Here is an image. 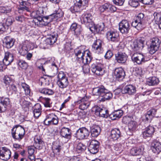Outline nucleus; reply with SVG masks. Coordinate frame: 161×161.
<instances>
[{
    "instance_id": "47",
    "label": "nucleus",
    "mask_w": 161,
    "mask_h": 161,
    "mask_svg": "<svg viewBox=\"0 0 161 161\" xmlns=\"http://www.w3.org/2000/svg\"><path fill=\"white\" fill-rule=\"evenodd\" d=\"M39 92L42 94L48 95H52L54 93L53 90L46 88L40 89Z\"/></svg>"
},
{
    "instance_id": "10",
    "label": "nucleus",
    "mask_w": 161,
    "mask_h": 161,
    "mask_svg": "<svg viewBox=\"0 0 161 161\" xmlns=\"http://www.w3.org/2000/svg\"><path fill=\"white\" fill-rule=\"evenodd\" d=\"M44 123L46 125H56L58 124V120L57 117L53 113L47 114L46 116Z\"/></svg>"
},
{
    "instance_id": "30",
    "label": "nucleus",
    "mask_w": 161,
    "mask_h": 161,
    "mask_svg": "<svg viewBox=\"0 0 161 161\" xmlns=\"http://www.w3.org/2000/svg\"><path fill=\"white\" fill-rule=\"evenodd\" d=\"M120 136V132L118 129H113L111 130L109 135V137L111 139L113 140H116Z\"/></svg>"
},
{
    "instance_id": "6",
    "label": "nucleus",
    "mask_w": 161,
    "mask_h": 161,
    "mask_svg": "<svg viewBox=\"0 0 161 161\" xmlns=\"http://www.w3.org/2000/svg\"><path fill=\"white\" fill-rule=\"evenodd\" d=\"M57 78V83L58 87L61 89L66 88L69 85V81L68 78L64 73L63 71L59 72Z\"/></svg>"
},
{
    "instance_id": "15",
    "label": "nucleus",
    "mask_w": 161,
    "mask_h": 161,
    "mask_svg": "<svg viewBox=\"0 0 161 161\" xmlns=\"http://www.w3.org/2000/svg\"><path fill=\"white\" fill-rule=\"evenodd\" d=\"M93 17L91 14L85 13L83 14L80 17V20L82 23H84L86 25H89L92 24Z\"/></svg>"
},
{
    "instance_id": "21",
    "label": "nucleus",
    "mask_w": 161,
    "mask_h": 161,
    "mask_svg": "<svg viewBox=\"0 0 161 161\" xmlns=\"http://www.w3.org/2000/svg\"><path fill=\"white\" fill-rule=\"evenodd\" d=\"M9 99L7 97L0 98V113L4 112L7 109V106L9 104Z\"/></svg>"
},
{
    "instance_id": "51",
    "label": "nucleus",
    "mask_w": 161,
    "mask_h": 161,
    "mask_svg": "<svg viewBox=\"0 0 161 161\" xmlns=\"http://www.w3.org/2000/svg\"><path fill=\"white\" fill-rule=\"evenodd\" d=\"M86 149V146L80 142L78 144L76 148V151L78 153L84 151Z\"/></svg>"
},
{
    "instance_id": "54",
    "label": "nucleus",
    "mask_w": 161,
    "mask_h": 161,
    "mask_svg": "<svg viewBox=\"0 0 161 161\" xmlns=\"http://www.w3.org/2000/svg\"><path fill=\"white\" fill-rule=\"evenodd\" d=\"M21 86L23 88L26 95H30V89L29 86L25 83H22Z\"/></svg>"
},
{
    "instance_id": "27",
    "label": "nucleus",
    "mask_w": 161,
    "mask_h": 161,
    "mask_svg": "<svg viewBox=\"0 0 161 161\" xmlns=\"http://www.w3.org/2000/svg\"><path fill=\"white\" fill-rule=\"evenodd\" d=\"M155 131L154 127L149 125L146 128L145 130L142 133L143 137L146 139L147 137L152 136Z\"/></svg>"
},
{
    "instance_id": "20",
    "label": "nucleus",
    "mask_w": 161,
    "mask_h": 161,
    "mask_svg": "<svg viewBox=\"0 0 161 161\" xmlns=\"http://www.w3.org/2000/svg\"><path fill=\"white\" fill-rule=\"evenodd\" d=\"M136 87L131 85H129L126 86L123 88L121 90L123 94H127L130 95L134 94L136 92Z\"/></svg>"
},
{
    "instance_id": "61",
    "label": "nucleus",
    "mask_w": 161,
    "mask_h": 161,
    "mask_svg": "<svg viewBox=\"0 0 161 161\" xmlns=\"http://www.w3.org/2000/svg\"><path fill=\"white\" fill-rule=\"evenodd\" d=\"M9 90L11 91L12 92H14L16 94L18 92L17 88L16 86L13 83L11 84L10 86H8Z\"/></svg>"
},
{
    "instance_id": "62",
    "label": "nucleus",
    "mask_w": 161,
    "mask_h": 161,
    "mask_svg": "<svg viewBox=\"0 0 161 161\" xmlns=\"http://www.w3.org/2000/svg\"><path fill=\"white\" fill-rule=\"evenodd\" d=\"M11 12V10L8 7H3L0 8V12L3 13L7 14Z\"/></svg>"
},
{
    "instance_id": "39",
    "label": "nucleus",
    "mask_w": 161,
    "mask_h": 161,
    "mask_svg": "<svg viewBox=\"0 0 161 161\" xmlns=\"http://www.w3.org/2000/svg\"><path fill=\"white\" fill-rule=\"evenodd\" d=\"M29 50V48L26 46V45L24 44L20 46L19 52L21 55L24 56L28 53Z\"/></svg>"
},
{
    "instance_id": "40",
    "label": "nucleus",
    "mask_w": 161,
    "mask_h": 161,
    "mask_svg": "<svg viewBox=\"0 0 161 161\" xmlns=\"http://www.w3.org/2000/svg\"><path fill=\"white\" fill-rule=\"evenodd\" d=\"M14 21V19L13 17L8 16L6 19H4L3 22L5 24L6 28L8 29L9 26L12 25Z\"/></svg>"
},
{
    "instance_id": "12",
    "label": "nucleus",
    "mask_w": 161,
    "mask_h": 161,
    "mask_svg": "<svg viewBox=\"0 0 161 161\" xmlns=\"http://www.w3.org/2000/svg\"><path fill=\"white\" fill-rule=\"evenodd\" d=\"M11 152L5 147H3L0 149V158L4 161H7L10 158Z\"/></svg>"
},
{
    "instance_id": "46",
    "label": "nucleus",
    "mask_w": 161,
    "mask_h": 161,
    "mask_svg": "<svg viewBox=\"0 0 161 161\" xmlns=\"http://www.w3.org/2000/svg\"><path fill=\"white\" fill-rule=\"evenodd\" d=\"M142 148H141L134 147L130 151V153L133 156L139 155L142 153Z\"/></svg>"
},
{
    "instance_id": "29",
    "label": "nucleus",
    "mask_w": 161,
    "mask_h": 161,
    "mask_svg": "<svg viewBox=\"0 0 161 161\" xmlns=\"http://www.w3.org/2000/svg\"><path fill=\"white\" fill-rule=\"evenodd\" d=\"M60 134L63 137L67 139H69L71 137V131L68 128L63 127L61 129Z\"/></svg>"
},
{
    "instance_id": "2",
    "label": "nucleus",
    "mask_w": 161,
    "mask_h": 161,
    "mask_svg": "<svg viewBox=\"0 0 161 161\" xmlns=\"http://www.w3.org/2000/svg\"><path fill=\"white\" fill-rule=\"evenodd\" d=\"M92 93L94 95L99 96L97 100L100 102H103L109 100L113 96L112 94L103 86L94 88Z\"/></svg>"
},
{
    "instance_id": "18",
    "label": "nucleus",
    "mask_w": 161,
    "mask_h": 161,
    "mask_svg": "<svg viewBox=\"0 0 161 161\" xmlns=\"http://www.w3.org/2000/svg\"><path fill=\"white\" fill-rule=\"evenodd\" d=\"M119 34L116 31H110L107 32L106 36L108 40L110 41L116 42L119 40Z\"/></svg>"
},
{
    "instance_id": "64",
    "label": "nucleus",
    "mask_w": 161,
    "mask_h": 161,
    "mask_svg": "<svg viewBox=\"0 0 161 161\" xmlns=\"http://www.w3.org/2000/svg\"><path fill=\"white\" fill-rule=\"evenodd\" d=\"M64 50L66 52H69L71 49L72 47L70 42H67L64 45Z\"/></svg>"
},
{
    "instance_id": "17",
    "label": "nucleus",
    "mask_w": 161,
    "mask_h": 161,
    "mask_svg": "<svg viewBox=\"0 0 161 161\" xmlns=\"http://www.w3.org/2000/svg\"><path fill=\"white\" fill-rule=\"evenodd\" d=\"M99 146V143L98 141L93 140L90 142L88 149L91 153L95 154L98 152Z\"/></svg>"
},
{
    "instance_id": "53",
    "label": "nucleus",
    "mask_w": 161,
    "mask_h": 161,
    "mask_svg": "<svg viewBox=\"0 0 161 161\" xmlns=\"http://www.w3.org/2000/svg\"><path fill=\"white\" fill-rule=\"evenodd\" d=\"M142 73V70L141 68L136 67L133 68V74L136 76L141 75Z\"/></svg>"
},
{
    "instance_id": "13",
    "label": "nucleus",
    "mask_w": 161,
    "mask_h": 161,
    "mask_svg": "<svg viewBox=\"0 0 161 161\" xmlns=\"http://www.w3.org/2000/svg\"><path fill=\"white\" fill-rule=\"evenodd\" d=\"M130 29L129 22L126 20H123L119 24V30L122 34H127Z\"/></svg>"
},
{
    "instance_id": "26",
    "label": "nucleus",
    "mask_w": 161,
    "mask_h": 161,
    "mask_svg": "<svg viewBox=\"0 0 161 161\" xmlns=\"http://www.w3.org/2000/svg\"><path fill=\"white\" fill-rule=\"evenodd\" d=\"M14 42L15 40L14 39L7 36L3 40V46L7 48H10L14 46Z\"/></svg>"
},
{
    "instance_id": "25",
    "label": "nucleus",
    "mask_w": 161,
    "mask_h": 161,
    "mask_svg": "<svg viewBox=\"0 0 161 161\" xmlns=\"http://www.w3.org/2000/svg\"><path fill=\"white\" fill-rule=\"evenodd\" d=\"M151 147L153 153L157 154L161 152V142L156 140L151 143Z\"/></svg>"
},
{
    "instance_id": "59",
    "label": "nucleus",
    "mask_w": 161,
    "mask_h": 161,
    "mask_svg": "<svg viewBox=\"0 0 161 161\" xmlns=\"http://www.w3.org/2000/svg\"><path fill=\"white\" fill-rule=\"evenodd\" d=\"M91 28L94 29V31L97 32H99L103 30V28L101 27V25L99 24L93 25V26L91 27Z\"/></svg>"
},
{
    "instance_id": "3",
    "label": "nucleus",
    "mask_w": 161,
    "mask_h": 161,
    "mask_svg": "<svg viewBox=\"0 0 161 161\" xmlns=\"http://www.w3.org/2000/svg\"><path fill=\"white\" fill-rule=\"evenodd\" d=\"M25 132L24 128L19 125H16L12 129V135L13 138L20 141L24 137Z\"/></svg>"
},
{
    "instance_id": "11",
    "label": "nucleus",
    "mask_w": 161,
    "mask_h": 161,
    "mask_svg": "<svg viewBox=\"0 0 161 161\" xmlns=\"http://www.w3.org/2000/svg\"><path fill=\"white\" fill-rule=\"evenodd\" d=\"M145 58V56L141 53H135L131 56L132 61L138 65L142 64L144 63L146 61Z\"/></svg>"
},
{
    "instance_id": "9",
    "label": "nucleus",
    "mask_w": 161,
    "mask_h": 161,
    "mask_svg": "<svg viewBox=\"0 0 161 161\" xmlns=\"http://www.w3.org/2000/svg\"><path fill=\"white\" fill-rule=\"evenodd\" d=\"M103 65L101 63L95 62L91 65V69L92 72L97 75H102L104 73V70Z\"/></svg>"
},
{
    "instance_id": "14",
    "label": "nucleus",
    "mask_w": 161,
    "mask_h": 161,
    "mask_svg": "<svg viewBox=\"0 0 161 161\" xmlns=\"http://www.w3.org/2000/svg\"><path fill=\"white\" fill-rule=\"evenodd\" d=\"M90 134V131L85 127L79 128L76 132L77 137L79 139H86Z\"/></svg>"
},
{
    "instance_id": "52",
    "label": "nucleus",
    "mask_w": 161,
    "mask_h": 161,
    "mask_svg": "<svg viewBox=\"0 0 161 161\" xmlns=\"http://www.w3.org/2000/svg\"><path fill=\"white\" fill-rule=\"evenodd\" d=\"M19 66L22 69H25L28 67V64L25 61L22 60H19L17 61Z\"/></svg>"
},
{
    "instance_id": "19",
    "label": "nucleus",
    "mask_w": 161,
    "mask_h": 161,
    "mask_svg": "<svg viewBox=\"0 0 161 161\" xmlns=\"http://www.w3.org/2000/svg\"><path fill=\"white\" fill-rule=\"evenodd\" d=\"M34 141L33 146L36 149L41 150L44 148V143L39 136H35L34 138Z\"/></svg>"
},
{
    "instance_id": "1",
    "label": "nucleus",
    "mask_w": 161,
    "mask_h": 161,
    "mask_svg": "<svg viewBox=\"0 0 161 161\" xmlns=\"http://www.w3.org/2000/svg\"><path fill=\"white\" fill-rule=\"evenodd\" d=\"M75 62L80 65L89 64L92 58L89 51L85 50L83 46L79 47L74 50Z\"/></svg>"
},
{
    "instance_id": "36",
    "label": "nucleus",
    "mask_w": 161,
    "mask_h": 161,
    "mask_svg": "<svg viewBox=\"0 0 161 161\" xmlns=\"http://www.w3.org/2000/svg\"><path fill=\"white\" fill-rule=\"evenodd\" d=\"M51 15L53 19L54 18L56 20H58V19H60L63 16L64 13L60 8H58L55 10L54 13Z\"/></svg>"
},
{
    "instance_id": "5",
    "label": "nucleus",
    "mask_w": 161,
    "mask_h": 161,
    "mask_svg": "<svg viewBox=\"0 0 161 161\" xmlns=\"http://www.w3.org/2000/svg\"><path fill=\"white\" fill-rule=\"evenodd\" d=\"M146 43L145 39L141 37L130 42V47L134 51L142 50Z\"/></svg>"
},
{
    "instance_id": "16",
    "label": "nucleus",
    "mask_w": 161,
    "mask_h": 161,
    "mask_svg": "<svg viewBox=\"0 0 161 161\" xmlns=\"http://www.w3.org/2000/svg\"><path fill=\"white\" fill-rule=\"evenodd\" d=\"M102 41L100 39L95 41L92 45L93 50L95 53L100 54L103 53V50L102 47Z\"/></svg>"
},
{
    "instance_id": "28",
    "label": "nucleus",
    "mask_w": 161,
    "mask_h": 161,
    "mask_svg": "<svg viewBox=\"0 0 161 161\" xmlns=\"http://www.w3.org/2000/svg\"><path fill=\"white\" fill-rule=\"evenodd\" d=\"M79 102L80 104L79 107L82 110L87 108L90 104V102L87 97H83Z\"/></svg>"
},
{
    "instance_id": "24",
    "label": "nucleus",
    "mask_w": 161,
    "mask_h": 161,
    "mask_svg": "<svg viewBox=\"0 0 161 161\" xmlns=\"http://www.w3.org/2000/svg\"><path fill=\"white\" fill-rule=\"evenodd\" d=\"M125 73L124 69L121 67L116 68L114 71V76L118 80L123 79Z\"/></svg>"
},
{
    "instance_id": "37",
    "label": "nucleus",
    "mask_w": 161,
    "mask_h": 161,
    "mask_svg": "<svg viewBox=\"0 0 161 161\" xmlns=\"http://www.w3.org/2000/svg\"><path fill=\"white\" fill-rule=\"evenodd\" d=\"M158 79L156 77H150L147 80V83L149 86H155L159 83Z\"/></svg>"
},
{
    "instance_id": "41",
    "label": "nucleus",
    "mask_w": 161,
    "mask_h": 161,
    "mask_svg": "<svg viewBox=\"0 0 161 161\" xmlns=\"http://www.w3.org/2000/svg\"><path fill=\"white\" fill-rule=\"evenodd\" d=\"M82 7L80 5H78L76 3H75L74 5L72 6L70 8V10L73 13L76 12H80L82 10Z\"/></svg>"
},
{
    "instance_id": "48",
    "label": "nucleus",
    "mask_w": 161,
    "mask_h": 161,
    "mask_svg": "<svg viewBox=\"0 0 161 161\" xmlns=\"http://www.w3.org/2000/svg\"><path fill=\"white\" fill-rule=\"evenodd\" d=\"M39 100L41 101L43 103L44 106L46 107H50V99L48 98L43 97H39Z\"/></svg>"
},
{
    "instance_id": "55",
    "label": "nucleus",
    "mask_w": 161,
    "mask_h": 161,
    "mask_svg": "<svg viewBox=\"0 0 161 161\" xmlns=\"http://www.w3.org/2000/svg\"><path fill=\"white\" fill-rule=\"evenodd\" d=\"M21 86L23 88L26 95H30V89L29 86L25 83H22Z\"/></svg>"
},
{
    "instance_id": "42",
    "label": "nucleus",
    "mask_w": 161,
    "mask_h": 161,
    "mask_svg": "<svg viewBox=\"0 0 161 161\" xmlns=\"http://www.w3.org/2000/svg\"><path fill=\"white\" fill-rule=\"evenodd\" d=\"M53 19L52 17L50 15L48 16L43 17V21H41V26L43 25H47L48 23L51 22Z\"/></svg>"
},
{
    "instance_id": "45",
    "label": "nucleus",
    "mask_w": 161,
    "mask_h": 161,
    "mask_svg": "<svg viewBox=\"0 0 161 161\" xmlns=\"http://www.w3.org/2000/svg\"><path fill=\"white\" fill-rule=\"evenodd\" d=\"M57 40V36L54 35L50 36L47 39L46 41L48 44L51 45L54 44Z\"/></svg>"
},
{
    "instance_id": "8",
    "label": "nucleus",
    "mask_w": 161,
    "mask_h": 161,
    "mask_svg": "<svg viewBox=\"0 0 161 161\" xmlns=\"http://www.w3.org/2000/svg\"><path fill=\"white\" fill-rule=\"evenodd\" d=\"M150 42V43L148 47V51L150 54H153L158 50L161 41L158 38L155 37L151 39Z\"/></svg>"
},
{
    "instance_id": "60",
    "label": "nucleus",
    "mask_w": 161,
    "mask_h": 161,
    "mask_svg": "<svg viewBox=\"0 0 161 161\" xmlns=\"http://www.w3.org/2000/svg\"><path fill=\"white\" fill-rule=\"evenodd\" d=\"M129 3L131 6L135 8L139 4V2L137 0H130L129 1Z\"/></svg>"
},
{
    "instance_id": "31",
    "label": "nucleus",
    "mask_w": 161,
    "mask_h": 161,
    "mask_svg": "<svg viewBox=\"0 0 161 161\" xmlns=\"http://www.w3.org/2000/svg\"><path fill=\"white\" fill-rule=\"evenodd\" d=\"M100 127L97 125H95L92 126L91 128V133L93 137L97 136L101 132Z\"/></svg>"
},
{
    "instance_id": "44",
    "label": "nucleus",
    "mask_w": 161,
    "mask_h": 161,
    "mask_svg": "<svg viewBox=\"0 0 161 161\" xmlns=\"http://www.w3.org/2000/svg\"><path fill=\"white\" fill-rule=\"evenodd\" d=\"M110 5L111 4L108 3H105L100 6L99 8V10L102 12H103L104 11L110 12Z\"/></svg>"
},
{
    "instance_id": "35",
    "label": "nucleus",
    "mask_w": 161,
    "mask_h": 161,
    "mask_svg": "<svg viewBox=\"0 0 161 161\" xmlns=\"http://www.w3.org/2000/svg\"><path fill=\"white\" fill-rule=\"evenodd\" d=\"M137 126V123L135 121L132 120L129 124L128 125V127L129 131H128V133L129 135H131L129 132L132 133L133 132L135 131L136 129Z\"/></svg>"
},
{
    "instance_id": "56",
    "label": "nucleus",
    "mask_w": 161,
    "mask_h": 161,
    "mask_svg": "<svg viewBox=\"0 0 161 161\" xmlns=\"http://www.w3.org/2000/svg\"><path fill=\"white\" fill-rule=\"evenodd\" d=\"M14 80L13 79L8 76H5L4 79V82L6 85L10 86L11 84L13 83Z\"/></svg>"
},
{
    "instance_id": "7",
    "label": "nucleus",
    "mask_w": 161,
    "mask_h": 161,
    "mask_svg": "<svg viewBox=\"0 0 161 161\" xmlns=\"http://www.w3.org/2000/svg\"><path fill=\"white\" fill-rule=\"evenodd\" d=\"M13 55L8 52H5L3 61H0V72L3 71L13 61Z\"/></svg>"
},
{
    "instance_id": "50",
    "label": "nucleus",
    "mask_w": 161,
    "mask_h": 161,
    "mask_svg": "<svg viewBox=\"0 0 161 161\" xmlns=\"http://www.w3.org/2000/svg\"><path fill=\"white\" fill-rule=\"evenodd\" d=\"M61 149V147L58 144H54L53 145L52 147L53 151L54 154L57 155L59 154V152Z\"/></svg>"
},
{
    "instance_id": "33",
    "label": "nucleus",
    "mask_w": 161,
    "mask_h": 161,
    "mask_svg": "<svg viewBox=\"0 0 161 161\" xmlns=\"http://www.w3.org/2000/svg\"><path fill=\"white\" fill-rule=\"evenodd\" d=\"M157 110L152 109L147 111L145 115V120L147 122H150L153 118L155 116Z\"/></svg>"
},
{
    "instance_id": "22",
    "label": "nucleus",
    "mask_w": 161,
    "mask_h": 161,
    "mask_svg": "<svg viewBox=\"0 0 161 161\" xmlns=\"http://www.w3.org/2000/svg\"><path fill=\"white\" fill-rule=\"evenodd\" d=\"M95 114L97 116L107 118L109 115L108 111L105 108H101L97 106L95 108Z\"/></svg>"
},
{
    "instance_id": "23",
    "label": "nucleus",
    "mask_w": 161,
    "mask_h": 161,
    "mask_svg": "<svg viewBox=\"0 0 161 161\" xmlns=\"http://www.w3.org/2000/svg\"><path fill=\"white\" fill-rule=\"evenodd\" d=\"M115 60L119 63H125L126 61L128 56L125 53L118 52L115 54Z\"/></svg>"
},
{
    "instance_id": "63",
    "label": "nucleus",
    "mask_w": 161,
    "mask_h": 161,
    "mask_svg": "<svg viewBox=\"0 0 161 161\" xmlns=\"http://www.w3.org/2000/svg\"><path fill=\"white\" fill-rule=\"evenodd\" d=\"M76 4L80 5L81 7L84 6L87 3V0H75Z\"/></svg>"
},
{
    "instance_id": "43",
    "label": "nucleus",
    "mask_w": 161,
    "mask_h": 161,
    "mask_svg": "<svg viewBox=\"0 0 161 161\" xmlns=\"http://www.w3.org/2000/svg\"><path fill=\"white\" fill-rule=\"evenodd\" d=\"M26 97L25 96L21 97L19 100V103L22 107L25 108L28 107L30 104V103L25 100V98Z\"/></svg>"
},
{
    "instance_id": "58",
    "label": "nucleus",
    "mask_w": 161,
    "mask_h": 161,
    "mask_svg": "<svg viewBox=\"0 0 161 161\" xmlns=\"http://www.w3.org/2000/svg\"><path fill=\"white\" fill-rule=\"evenodd\" d=\"M40 81L41 82L42 85L47 86L49 85V80L48 79L44 77H41L40 79Z\"/></svg>"
},
{
    "instance_id": "38",
    "label": "nucleus",
    "mask_w": 161,
    "mask_h": 161,
    "mask_svg": "<svg viewBox=\"0 0 161 161\" xmlns=\"http://www.w3.org/2000/svg\"><path fill=\"white\" fill-rule=\"evenodd\" d=\"M36 149L34 146H29L28 148V152L29 154L28 158L31 161H33L35 159L34 153L35 149Z\"/></svg>"
},
{
    "instance_id": "57",
    "label": "nucleus",
    "mask_w": 161,
    "mask_h": 161,
    "mask_svg": "<svg viewBox=\"0 0 161 161\" xmlns=\"http://www.w3.org/2000/svg\"><path fill=\"white\" fill-rule=\"evenodd\" d=\"M133 119V118L131 117L125 116L123 118L122 122L124 124H128V125L129 123H130Z\"/></svg>"
},
{
    "instance_id": "34",
    "label": "nucleus",
    "mask_w": 161,
    "mask_h": 161,
    "mask_svg": "<svg viewBox=\"0 0 161 161\" xmlns=\"http://www.w3.org/2000/svg\"><path fill=\"white\" fill-rule=\"evenodd\" d=\"M33 109L34 116L35 118H37L41 114V106L39 103H36Z\"/></svg>"
},
{
    "instance_id": "49",
    "label": "nucleus",
    "mask_w": 161,
    "mask_h": 161,
    "mask_svg": "<svg viewBox=\"0 0 161 161\" xmlns=\"http://www.w3.org/2000/svg\"><path fill=\"white\" fill-rule=\"evenodd\" d=\"M112 150L115 151L116 154L120 153L122 150L121 145L119 144H115L112 146Z\"/></svg>"
},
{
    "instance_id": "4",
    "label": "nucleus",
    "mask_w": 161,
    "mask_h": 161,
    "mask_svg": "<svg viewBox=\"0 0 161 161\" xmlns=\"http://www.w3.org/2000/svg\"><path fill=\"white\" fill-rule=\"evenodd\" d=\"M144 16L143 14H139L132 22V26L138 30H142L145 25Z\"/></svg>"
},
{
    "instance_id": "32",
    "label": "nucleus",
    "mask_w": 161,
    "mask_h": 161,
    "mask_svg": "<svg viewBox=\"0 0 161 161\" xmlns=\"http://www.w3.org/2000/svg\"><path fill=\"white\" fill-rule=\"evenodd\" d=\"M123 115V111L121 110H118L113 112L109 115V116L112 120H115L120 118Z\"/></svg>"
}]
</instances>
